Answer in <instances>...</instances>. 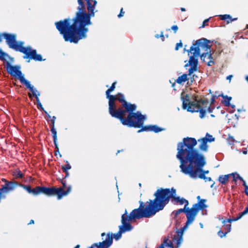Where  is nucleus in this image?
Listing matches in <instances>:
<instances>
[{
    "mask_svg": "<svg viewBox=\"0 0 248 248\" xmlns=\"http://www.w3.org/2000/svg\"><path fill=\"white\" fill-rule=\"evenodd\" d=\"M186 208L179 209L178 210L174 211L172 212V214L174 215L175 217H176L179 214L182 212L186 213Z\"/></svg>",
    "mask_w": 248,
    "mask_h": 248,
    "instance_id": "nucleus-30",
    "label": "nucleus"
},
{
    "mask_svg": "<svg viewBox=\"0 0 248 248\" xmlns=\"http://www.w3.org/2000/svg\"><path fill=\"white\" fill-rule=\"evenodd\" d=\"M195 71H193L191 74H189V70H188V74H184L181 76H179L177 79L175 80V81L179 84H182L183 83L185 82L187 80H188L189 78H188V76H191L193 73H194Z\"/></svg>",
    "mask_w": 248,
    "mask_h": 248,
    "instance_id": "nucleus-20",
    "label": "nucleus"
},
{
    "mask_svg": "<svg viewBox=\"0 0 248 248\" xmlns=\"http://www.w3.org/2000/svg\"><path fill=\"white\" fill-rule=\"evenodd\" d=\"M142 128L139 130L138 131V133L142 132V131H154L155 133H158L161 132L164 130V129L161 128L156 125H148L143 127V125L141 126ZM141 127V126L140 127Z\"/></svg>",
    "mask_w": 248,
    "mask_h": 248,
    "instance_id": "nucleus-17",
    "label": "nucleus"
},
{
    "mask_svg": "<svg viewBox=\"0 0 248 248\" xmlns=\"http://www.w3.org/2000/svg\"><path fill=\"white\" fill-rule=\"evenodd\" d=\"M34 223V220L31 219L30 220V222L28 223V225L33 224Z\"/></svg>",
    "mask_w": 248,
    "mask_h": 248,
    "instance_id": "nucleus-52",
    "label": "nucleus"
},
{
    "mask_svg": "<svg viewBox=\"0 0 248 248\" xmlns=\"http://www.w3.org/2000/svg\"><path fill=\"white\" fill-rule=\"evenodd\" d=\"M209 43V41L205 38L200 39L193 44L190 47V49L187 50L189 59L188 63L185 65V67H187L188 65L190 66L189 68V74H191L193 71H198V60L201 51H202L201 55V59L202 61H205L206 56H208L209 59H212L210 46Z\"/></svg>",
    "mask_w": 248,
    "mask_h": 248,
    "instance_id": "nucleus-5",
    "label": "nucleus"
},
{
    "mask_svg": "<svg viewBox=\"0 0 248 248\" xmlns=\"http://www.w3.org/2000/svg\"><path fill=\"white\" fill-rule=\"evenodd\" d=\"M52 134V137L53 139V141H54V143L55 148H56V149L58 150L59 148H58V143H57V133H55L54 132V133H53Z\"/></svg>",
    "mask_w": 248,
    "mask_h": 248,
    "instance_id": "nucleus-31",
    "label": "nucleus"
},
{
    "mask_svg": "<svg viewBox=\"0 0 248 248\" xmlns=\"http://www.w3.org/2000/svg\"><path fill=\"white\" fill-rule=\"evenodd\" d=\"M227 233L228 232H223L221 230H219L217 232L218 235L221 238H222L223 237L225 236Z\"/></svg>",
    "mask_w": 248,
    "mask_h": 248,
    "instance_id": "nucleus-35",
    "label": "nucleus"
},
{
    "mask_svg": "<svg viewBox=\"0 0 248 248\" xmlns=\"http://www.w3.org/2000/svg\"><path fill=\"white\" fill-rule=\"evenodd\" d=\"M116 82H113L111 86H110V87L108 89L106 92V95H108V94H110V93L112 92L115 88V84H116Z\"/></svg>",
    "mask_w": 248,
    "mask_h": 248,
    "instance_id": "nucleus-32",
    "label": "nucleus"
},
{
    "mask_svg": "<svg viewBox=\"0 0 248 248\" xmlns=\"http://www.w3.org/2000/svg\"><path fill=\"white\" fill-rule=\"evenodd\" d=\"M29 96L30 98H31V97H32L31 93H29Z\"/></svg>",
    "mask_w": 248,
    "mask_h": 248,
    "instance_id": "nucleus-60",
    "label": "nucleus"
},
{
    "mask_svg": "<svg viewBox=\"0 0 248 248\" xmlns=\"http://www.w3.org/2000/svg\"><path fill=\"white\" fill-rule=\"evenodd\" d=\"M6 70L8 73L12 76L18 78L20 82L24 84L27 88L31 87L30 82L24 78V75L20 71V66L19 65L13 66L10 63L7 62Z\"/></svg>",
    "mask_w": 248,
    "mask_h": 248,
    "instance_id": "nucleus-8",
    "label": "nucleus"
},
{
    "mask_svg": "<svg viewBox=\"0 0 248 248\" xmlns=\"http://www.w3.org/2000/svg\"><path fill=\"white\" fill-rule=\"evenodd\" d=\"M112 243V237L108 233L106 235V239L102 242L94 243L92 247H95L97 248H108Z\"/></svg>",
    "mask_w": 248,
    "mask_h": 248,
    "instance_id": "nucleus-15",
    "label": "nucleus"
},
{
    "mask_svg": "<svg viewBox=\"0 0 248 248\" xmlns=\"http://www.w3.org/2000/svg\"><path fill=\"white\" fill-rule=\"evenodd\" d=\"M23 176V174L20 171H18L17 174V177L22 178Z\"/></svg>",
    "mask_w": 248,
    "mask_h": 248,
    "instance_id": "nucleus-45",
    "label": "nucleus"
},
{
    "mask_svg": "<svg viewBox=\"0 0 248 248\" xmlns=\"http://www.w3.org/2000/svg\"><path fill=\"white\" fill-rule=\"evenodd\" d=\"M1 36H2V34H0V42L1 41Z\"/></svg>",
    "mask_w": 248,
    "mask_h": 248,
    "instance_id": "nucleus-59",
    "label": "nucleus"
},
{
    "mask_svg": "<svg viewBox=\"0 0 248 248\" xmlns=\"http://www.w3.org/2000/svg\"><path fill=\"white\" fill-rule=\"evenodd\" d=\"M215 140V138L213 136L207 133L205 137L198 140L200 143L199 148L203 152H207L208 151V145L207 142H211Z\"/></svg>",
    "mask_w": 248,
    "mask_h": 248,
    "instance_id": "nucleus-13",
    "label": "nucleus"
},
{
    "mask_svg": "<svg viewBox=\"0 0 248 248\" xmlns=\"http://www.w3.org/2000/svg\"><path fill=\"white\" fill-rule=\"evenodd\" d=\"M123 9L122 8L120 11V14L118 15V17L120 18L124 16V12H123Z\"/></svg>",
    "mask_w": 248,
    "mask_h": 248,
    "instance_id": "nucleus-44",
    "label": "nucleus"
},
{
    "mask_svg": "<svg viewBox=\"0 0 248 248\" xmlns=\"http://www.w3.org/2000/svg\"><path fill=\"white\" fill-rule=\"evenodd\" d=\"M43 111L45 112V114L48 118H51V116L47 113V111H46L45 110H44Z\"/></svg>",
    "mask_w": 248,
    "mask_h": 248,
    "instance_id": "nucleus-50",
    "label": "nucleus"
},
{
    "mask_svg": "<svg viewBox=\"0 0 248 248\" xmlns=\"http://www.w3.org/2000/svg\"><path fill=\"white\" fill-rule=\"evenodd\" d=\"M230 177L232 176L233 177V181L236 182L237 180L238 179L237 176L238 175V174L237 172H233L232 173L229 174Z\"/></svg>",
    "mask_w": 248,
    "mask_h": 248,
    "instance_id": "nucleus-34",
    "label": "nucleus"
},
{
    "mask_svg": "<svg viewBox=\"0 0 248 248\" xmlns=\"http://www.w3.org/2000/svg\"><path fill=\"white\" fill-rule=\"evenodd\" d=\"M181 99L183 102V106L182 108L184 109H187L188 111L194 112H200V117L201 118H203L205 117L206 112L207 111V110H205L204 108L201 109L199 108H191L190 107H187V103L186 102L189 101V96L188 95H186L185 97H182Z\"/></svg>",
    "mask_w": 248,
    "mask_h": 248,
    "instance_id": "nucleus-10",
    "label": "nucleus"
},
{
    "mask_svg": "<svg viewBox=\"0 0 248 248\" xmlns=\"http://www.w3.org/2000/svg\"><path fill=\"white\" fill-rule=\"evenodd\" d=\"M171 29L174 31V33H176L178 30V27L177 25H173L171 27Z\"/></svg>",
    "mask_w": 248,
    "mask_h": 248,
    "instance_id": "nucleus-41",
    "label": "nucleus"
},
{
    "mask_svg": "<svg viewBox=\"0 0 248 248\" xmlns=\"http://www.w3.org/2000/svg\"><path fill=\"white\" fill-rule=\"evenodd\" d=\"M200 226H201V227L202 228H203V224H202L200 223Z\"/></svg>",
    "mask_w": 248,
    "mask_h": 248,
    "instance_id": "nucleus-61",
    "label": "nucleus"
},
{
    "mask_svg": "<svg viewBox=\"0 0 248 248\" xmlns=\"http://www.w3.org/2000/svg\"><path fill=\"white\" fill-rule=\"evenodd\" d=\"M197 143L195 138L186 137L183 140V141L178 143L177 145V154L176 158L180 161V168L181 171L183 173V170L189 169L194 170H200L199 175L209 173V170H203L202 168L206 164L203 155L194 149V147Z\"/></svg>",
    "mask_w": 248,
    "mask_h": 248,
    "instance_id": "nucleus-2",
    "label": "nucleus"
},
{
    "mask_svg": "<svg viewBox=\"0 0 248 248\" xmlns=\"http://www.w3.org/2000/svg\"><path fill=\"white\" fill-rule=\"evenodd\" d=\"M123 106L125 108L126 113L129 112V113H134L133 111L136 109L137 106L135 104H128L127 102H124Z\"/></svg>",
    "mask_w": 248,
    "mask_h": 248,
    "instance_id": "nucleus-22",
    "label": "nucleus"
},
{
    "mask_svg": "<svg viewBox=\"0 0 248 248\" xmlns=\"http://www.w3.org/2000/svg\"><path fill=\"white\" fill-rule=\"evenodd\" d=\"M209 18L204 20L202 23V25L201 27H202V28L204 27L207 25V24L209 22Z\"/></svg>",
    "mask_w": 248,
    "mask_h": 248,
    "instance_id": "nucleus-43",
    "label": "nucleus"
},
{
    "mask_svg": "<svg viewBox=\"0 0 248 248\" xmlns=\"http://www.w3.org/2000/svg\"><path fill=\"white\" fill-rule=\"evenodd\" d=\"M2 36L6 39V42L9 47L25 54L24 56V59L29 58L36 61L43 60L41 55L37 54L36 50L32 49L30 46L24 47L23 46L24 45L23 42H16V34L4 33L2 34Z\"/></svg>",
    "mask_w": 248,
    "mask_h": 248,
    "instance_id": "nucleus-7",
    "label": "nucleus"
},
{
    "mask_svg": "<svg viewBox=\"0 0 248 248\" xmlns=\"http://www.w3.org/2000/svg\"><path fill=\"white\" fill-rule=\"evenodd\" d=\"M224 229L227 230L226 232H229L231 230V225L230 224H225Z\"/></svg>",
    "mask_w": 248,
    "mask_h": 248,
    "instance_id": "nucleus-38",
    "label": "nucleus"
},
{
    "mask_svg": "<svg viewBox=\"0 0 248 248\" xmlns=\"http://www.w3.org/2000/svg\"><path fill=\"white\" fill-rule=\"evenodd\" d=\"M187 103V107L195 108H199L205 110H207V111L209 113L212 112V109L210 107V105L207 99H201L198 101H195L193 102H186Z\"/></svg>",
    "mask_w": 248,
    "mask_h": 248,
    "instance_id": "nucleus-11",
    "label": "nucleus"
},
{
    "mask_svg": "<svg viewBox=\"0 0 248 248\" xmlns=\"http://www.w3.org/2000/svg\"><path fill=\"white\" fill-rule=\"evenodd\" d=\"M78 11L72 25L69 18L55 23L66 42L77 43L79 40L86 38L88 31L86 26L92 25L91 18L94 16V10L97 4L95 0H78Z\"/></svg>",
    "mask_w": 248,
    "mask_h": 248,
    "instance_id": "nucleus-1",
    "label": "nucleus"
},
{
    "mask_svg": "<svg viewBox=\"0 0 248 248\" xmlns=\"http://www.w3.org/2000/svg\"><path fill=\"white\" fill-rule=\"evenodd\" d=\"M219 96H221L223 98L224 104L226 106H229L230 105V102L232 99L231 97L228 96L227 95H224L223 94L219 95Z\"/></svg>",
    "mask_w": 248,
    "mask_h": 248,
    "instance_id": "nucleus-26",
    "label": "nucleus"
},
{
    "mask_svg": "<svg viewBox=\"0 0 248 248\" xmlns=\"http://www.w3.org/2000/svg\"><path fill=\"white\" fill-rule=\"evenodd\" d=\"M31 88H28L32 93L33 95L36 97V101L37 103L38 108L41 110H44V109L42 106L41 103L40 102V99L38 96L40 95L39 92H38L35 88H34L33 86L31 85Z\"/></svg>",
    "mask_w": 248,
    "mask_h": 248,
    "instance_id": "nucleus-18",
    "label": "nucleus"
},
{
    "mask_svg": "<svg viewBox=\"0 0 248 248\" xmlns=\"http://www.w3.org/2000/svg\"><path fill=\"white\" fill-rule=\"evenodd\" d=\"M23 187L29 193H31V188L30 186L27 185H23Z\"/></svg>",
    "mask_w": 248,
    "mask_h": 248,
    "instance_id": "nucleus-36",
    "label": "nucleus"
},
{
    "mask_svg": "<svg viewBox=\"0 0 248 248\" xmlns=\"http://www.w3.org/2000/svg\"><path fill=\"white\" fill-rule=\"evenodd\" d=\"M206 59H209V58H208V56H206L205 60H206ZM205 61H206V60H205L204 62H205Z\"/></svg>",
    "mask_w": 248,
    "mask_h": 248,
    "instance_id": "nucleus-62",
    "label": "nucleus"
},
{
    "mask_svg": "<svg viewBox=\"0 0 248 248\" xmlns=\"http://www.w3.org/2000/svg\"><path fill=\"white\" fill-rule=\"evenodd\" d=\"M248 213V206H247L246 207V208L245 209V210L239 213V216L236 217V218H229L227 220H223L222 221V223L225 225L226 223H231L232 222V221H237L238 220V219H240L243 216L247 214Z\"/></svg>",
    "mask_w": 248,
    "mask_h": 248,
    "instance_id": "nucleus-19",
    "label": "nucleus"
},
{
    "mask_svg": "<svg viewBox=\"0 0 248 248\" xmlns=\"http://www.w3.org/2000/svg\"><path fill=\"white\" fill-rule=\"evenodd\" d=\"M155 36V37H156V38H159V37H162L163 38H164V35H163V33H162V32L161 33V35H158V34H156Z\"/></svg>",
    "mask_w": 248,
    "mask_h": 248,
    "instance_id": "nucleus-47",
    "label": "nucleus"
},
{
    "mask_svg": "<svg viewBox=\"0 0 248 248\" xmlns=\"http://www.w3.org/2000/svg\"><path fill=\"white\" fill-rule=\"evenodd\" d=\"M55 155H57V154H59L60 156L61 157L62 156V155L60 154V153H59V149L57 150V151L55 152Z\"/></svg>",
    "mask_w": 248,
    "mask_h": 248,
    "instance_id": "nucleus-51",
    "label": "nucleus"
},
{
    "mask_svg": "<svg viewBox=\"0 0 248 248\" xmlns=\"http://www.w3.org/2000/svg\"><path fill=\"white\" fill-rule=\"evenodd\" d=\"M206 200L205 199L200 200L198 203H196L193 205V206L197 209L199 211L200 210H203L207 208V206L205 204Z\"/></svg>",
    "mask_w": 248,
    "mask_h": 248,
    "instance_id": "nucleus-21",
    "label": "nucleus"
},
{
    "mask_svg": "<svg viewBox=\"0 0 248 248\" xmlns=\"http://www.w3.org/2000/svg\"><path fill=\"white\" fill-rule=\"evenodd\" d=\"M181 10L183 12H184L186 11L185 9L184 8H181Z\"/></svg>",
    "mask_w": 248,
    "mask_h": 248,
    "instance_id": "nucleus-57",
    "label": "nucleus"
},
{
    "mask_svg": "<svg viewBox=\"0 0 248 248\" xmlns=\"http://www.w3.org/2000/svg\"><path fill=\"white\" fill-rule=\"evenodd\" d=\"M209 59L210 60V61L207 62V64L208 66H212L214 64V62L212 60L213 58Z\"/></svg>",
    "mask_w": 248,
    "mask_h": 248,
    "instance_id": "nucleus-42",
    "label": "nucleus"
},
{
    "mask_svg": "<svg viewBox=\"0 0 248 248\" xmlns=\"http://www.w3.org/2000/svg\"><path fill=\"white\" fill-rule=\"evenodd\" d=\"M71 186H69L66 191L63 190L62 187L55 188V187H47L42 186V193H44L48 196L57 195L58 200L61 199L63 196L67 195L71 191Z\"/></svg>",
    "mask_w": 248,
    "mask_h": 248,
    "instance_id": "nucleus-9",
    "label": "nucleus"
},
{
    "mask_svg": "<svg viewBox=\"0 0 248 248\" xmlns=\"http://www.w3.org/2000/svg\"><path fill=\"white\" fill-rule=\"evenodd\" d=\"M197 199H198V200H200V196H198L197 197Z\"/></svg>",
    "mask_w": 248,
    "mask_h": 248,
    "instance_id": "nucleus-63",
    "label": "nucleus"
},
{
    "mask_svg": "<svg viewBox=\"0 0 248 248\" xmlns=\"http://www.w3.org/2000/svg\"><path fill=\"white\" fill-rule=\"evenodd\" d=\"M106 96L109 100L108 111L112 117L119 119L123 125L128 127L140 128L143 125L146 119L145 116L142 115L140 112L137 111V113H130L126 118H124V117L126 116L125 110L122 108L116 110V107L114 102L117 100V96L109 94Z\"/></svg>",
    "mask_w": 248,
    "mask_h": 248,
    "instance_id": "nucleus-4",
    "label": "nucleus"
},
{
    "mask_svg": "<svg viewBox=\"0 0 248 248\" xmlns=\"http://www.w3.org/2000/svg\"><path fill=\"white\" fill-rule=\"evenodd\" d=\"M42 193V186H36L33 189H31V194L34 195H37Z\"/></svg>",
    "mask_w": 248,
    "mask_h": 248,
    "instance_id": "nucleus-27",
    "label": "nucleus"
},
{
    "mask_svg": "<svg viewBox=\"0 0 248 248\" xmlns=\"http://www.w3.org/2000/svg\"><path fill=\"white\" fill-rule=\"evenodd\" d=\"M80 247L79 245H77L75 248H79ZM90 248H93V247H90Z\"/></svg>",
    "mask_w": 248,
    "mask_h": 248,
    "instance_id": "nucleus-54",
    "label": "nucleus"
},
{
    "mask_svg": "<svg viewBox=\"0 0 248 248\" xmlns=\"http://www.w3.org/2000/svg\"><path fill=\"white\" fill-rule=\"evenodd\" d=\"M56 118L55 116H53L51 119V131L52 132V134L54 133V131L55 133H57L56 130L55 128V122Z\"/></svg>",
    "mask_w": 248,
    "mask_h": 248,
    "instance_id": "nucleus-28",
    "label": "nucleus"
},
{
    "mask_svg": "<svg viewBox=\"0 0 248 248\" xmlns=\"http://www.w3.org/2000/svg\"><path fill=\"white\" fill-rule=\"evenodd\" d=\"M157 248H173V246L171 240L165 237L163 242Z\"/></svg>",
    "mask_w": 248,
    "mask_h": 248,
    "instance_id": "nucleus-23",
    "label": "nucleus"
},
{
    "mask_svg": "<svg viewBox=\"0 0 248 248\" xmlns=\"http://www.w3.org/2000/svg\"><path fill=\"white\" fill-rule=\"evenodd\" d=\"M228 141L230 144H233L234 141V139L233 137L229 136L228 138Z\"/></svg>",
    "mask_w": 248,
    "mask_h": 248,
    "instance_id": "nucleus-40",
    "label": "nucleus"
},
{
    "mask_svg": "<svg viewBox=\"0 0 248 248\" xmlns=\"http://www.w3.org/2000/svg\"><path fill=\"white\" fill-rule=\"evenodd\" d=\"M117 95H118V96H117V100H119L120 102H121L122 103V105H123V104H124V102H126L124 100V95L121 93H119Z\"/></svg>",
    "mask_w": 248,
    "mask_h": 248,
    "instance_id": "nucleus-29",
    "label": "nucleus"
},
{
    "mask_svg": "<svg viewBox=\"0 0 248 248\" xmlns=\"http://www.w3.org/2000/svg\"><path fill=\"white\" fill-rule=\"evenodd\" d=\"M65 173H66V176L65 177H68L69 176V172L66 171V172H64Z\"/></svg>",
    "mask_w": 248,
    "mask_h": 248,
    "instance_id": "nucleus-55",
    "label": "nucleus"
},
{
    "mask_svg": "<svg viewBox=\"0 0 248 248\" xmlns=\"http://www.w3.org/2000/svg\"><path fill=\"white\" fill-rule=\"evenodd\" d=\"M189 78L190 79L191 82H192L195 81L196 78H198V77L195 74H193V73L191 76H189Z\"/></svg>",
    "mask_w": 248,
    "mask_h": 248,
    "instance_id": "nucleus-37",
    "label": "nucleus"
},
{
    "mask_svg": "<svg viewBox=\"0 0 248 248\" xmlns=\"http://www.w3.org/2000/svg\"><path fill=\"white\" fill-rule=\"evenodd\" d=\"M183 46L182 43L181 42V41L179 43H178L176 44L175 49V50H178L180 47H182Z\"/></svg>",
    "mask_w": 248,
    "mask_h": 248,
    "instance_id": "nucleus-39",
    "label": "nucleus"
},
{
    "mask_svg": "<svg viewBox=\"0 0 248 248\" xmlns=\"http://www.w3.org/2000/svg\"><path fill=\"white\" fill-rule=\"evenodd\" d=\"M215 182H214L213 183V184L211 185V186H210V187H211V188H213V187H214V185H215Z\"/></svg>",
    "mask_w": 248,
    "mask_h": 248,
    "instance_id": "nucleus-56",
    "label": "nucleus"
},
{
    "mask_svg": "<svg viewBox=\"0 0 248 248\" xmlns=\"http://www.w3.org/2000/svg\"><path fill=\"white\" fill-rule=\"evenodd\" d=\"M237 178H238V179H239V180H240V181H242V182L243 180H244L243 179V178L239 175V174H238V175L237 176Z\"/></svg>",
    "mask_w": 248,
    "mask_h": 248,
    "instance_id": "nucleus-48",
    "label": "nucleus"
},
{
    "mask_svg": "<svg viewBox=\"0 0 248 248\" xmlns=\"http://www.w3.org/2000/svg\"><path fill=\"white\" fill-rule=\"evenodd\" d=\"M144 206L143 202H141L139 207L133 210L129 215H128L126 209L125 210L124 213L122 216L121 222L122 224L119 226V231L114 235L115 240H118L120 239L122 233L131 231L132 230L133 227L129 222V221H132L136 219L149 217L144 209Z\"/></svg>",
    "mask_w": 248,
    "mask_h": 248,
    "instance_id": "nucleus-6",
    "label": "nucleus"
},
{
    "mask_svg": "<svg viewBox=\"0 0 248 248\" xmlns=\"http://www.w3.org/2000/svg\"><path fill=\"white\" fill-rule=\"evenodd\" d=\"M188 226H186V224L182 228L177 230V235H174L173 237L172 240L177 244V247H179L183 241V235L184 232L187 228Z\"/></svg>",
    "mask_w": 248,
    "mask_h": 248,
    "instance_id": "nucleus-16",
    "label": "nucleus"
},
{
    "mask_svg": "<svg viewBox=\"0 0 248 248\" xmlns=\"http://www.w3.org/2000/svg\"><path fill=\"white\" fill-rule=\"evenodd\" d=\"M198 212L197 209H196L193 206L191 208H189L188 207L186 208L185 213L187 218L186 223V226H189L193 223Z\"/></svg>",
    "mask_w": 248,
    "mask_h": 248,
    "instance_id": "nucleus-14",
    "label": "nucleus"
},
{
    "mask_svg": "<svg viewBox=\"0 0 248 248\" xmlns=\"http://www.w3.org/2000/svg\"><path fill=\"white\" fill-rule=\"evenodd\" d=\"M5 56H7V55L6 54H5L4 53L2 52L1 55L0 56V59L1 60L4 59H5L4 57Z\"/></svg>",
    "mask_w": 248,
    "mask_h": 248,
    "instance_id": "nucleus-46",
    "label": "nucleus"
},
{
    "mask_svg": "<svg viewBox=\"0 0 248 248\" xmlns=\"http://www.w3.org/2000/svg\"><path fill=\"white\" fill-rule=\"evenodd\" d=\"M176 189L172 188L158 189L154 194L155 197L154 200H150V202L147 204L144 209L150 217L155 215L157 212L162 210L166 205L169 202L170 198H173L177 203L180 205L184 204V207L186 208L189 204L188 201L184 198L175 197Z\"/></svg>",
    "mask_w": 248,
    "mask_h": 248,
    "instance_id": "nucleus-3",
    "label": "nucleus"
},
{
    "mask_svg": "<svg viewBox=\"0 0 248 248\" xmlns=\"http://www.w3.org/2000/svg\"><path fill=\"white\" fill-rule=\"evenodd\" d=\"M62 184L63 186L64 187H66V182H62Z\"/></svg>",
    "mask_w": 248,
    "mask_h": 248,
    "instance_id": "nucleus-53",
    "label": "nucleus"
},
{
    "mask_svg": "<svg viewBox=\"0 0 248 248\" xmlns=\"http://www.w3.org/2000/svg\"><path fill=\"white\" fill-rule=\"evenodd\" d=\"M231 107H232V108H234L235 107V106L234 105H232Z\"/></svg>",
    "mask_w": 248,
    "mask_h": 248,
    "instance_id": "nucleus-64",
    "label": "nucleus"
},
{
    "mask_svg": "<svg viewBox=\"0 0 248 248\" xmlns=\"http://www.w3.org/2000/svg\"><path fill=\"white\" fill-rule=\"evenodd\" d=\"M232 75H229L227 77L226 79L227 80H229L230 81L231 80L232 78Z\"/></svg>",
    "mask_w": 248,
    "mask_h": 248,
    "instance_id": "nucleus-49",
    "label": "nucleus"
},
{
    "mask_svg": "<svg viewBox=\"0 0 248 248\" xmlns=\"http://www.w3.org/2000/svg\"><path fill=\"white\" fill-rule=\"evenodd\" d=\"M105 235H106V234H105V233L104 232H103V233H102L101 234V236H102V237H103L104 236H105Z\"/></svg>",
    "mask_w": 248,
    "mask_h": 248,
    "instance_id": "nucleus-58",
    "label": "nucleus"
},
{
    "mask_svg": "<svg viewBox=\"0 0 248 248\" xmlns=\"http://www.w3.org/2000/svg\"><path fill=\"white\" fill-rule=\"evenodd\" d=\"M200 170H192L191 169H186L183 170V173L186 175H188L190 178L193 179H197L198 178L203 179L205 182L211 181H212V179L210 177H206L204 176V174L202 173L199 175V172H200Z\"/></svg>",
    "mask_w": 248,
    "mask_h": 248,
    "instance_id": "nucleus-12",
    "label": "nucleus"
},
{
    "mask_svg": "<svg viewBox=\"0 0 248 248\" xmlns=\"http://www.w3.org/2000/svg\"><path fill=\"white\" fill-rule=\"evenodd\" d=\"M219 16L221 20H227V23H229L232 21H234L237 19V18L232 19V17L229 15H220Z\"/></svg>",
    "mask_w": 248,
    "mask_h": 248,
    "instance_id": "nucleus-25",
    "label": "nucleus"
},
{
    "mask_svg": "<svg viewBox=\"0 0 248 248\" xmlns=\"http://www.w3.org/2000/svg\"><path fill=\"white\" fill-rule=\"evenodd\" d=\"M229 177V174L226 175H221L219 176L218 180L222 185H225L228 182Z\"/></svg>",
    "mask_w": 248,
    "mask_h": 248,
    "instance_id": "nucleus-24",
    "label": "nucleus"
},
{
    "mask_svg": "<svg viewBox=\"0 0 248 248\" xmlns=\"http://www.w3.org/2000/svg\"><path fill=\"white\" fill-rule=\"evenodd\" d=\"M67 164L65 166H62V170L63 172H66L67 170H69L71 169V166L70 164L68 163V161H66Z\"/></svg>",
    "mask_w": 248,
    "mask_h": 248,
    "instance_id": "nucleus-33",
    "label": "nucleus"
}]
</instances>
